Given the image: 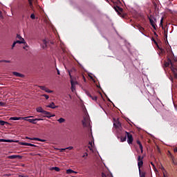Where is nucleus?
Wrapping results in <instances>:
<instances>
[{"instance_id": "1", "label": "nucleus", "mask_w": 177, "mask_h": 177, "mask_svg": "<svg viewBox=\"0 0 177 177\" xmlns=\"http://www.w3.org/2000/svg\"><path fill=\"white\" fill-rule=\"evenodd\" d=\"M147 17H148V19L149 20V23H150L151 27H153V30H157V24H156V23H157V19H156V17H154L151 15H147Z\"/></svg>"}, {"instance_id": "2", "label": "nucleus", "mask_w": 177, "mask_h": 177, "mask_svg": "<svg viewBox=\"0 0 177 177\" xmlns=\"http://www.w3.org/2000/svg\"><path fill=\"white\" fill-rule=\"evenodd\" d=\"M126 136L127 137V142L129 145H132L133 142V137L132 136V134H130L129 132L125 131Z\"/></svg>"}, {"instance_id": "3", "label": "nucleus", "mask_w": 177, "mask_h": 177, "mask_svg": "<svg viewBox=\"0 0 177 177\" xmlns=\"http://www.w3.org/2000/svg\"><path fill=\"white\" fill-rule=\"evenodd\" d=\"M137 160H138V169H140V168L143 167V156H138Z\"/></svg>"}, {"instance_id": "4", "label": "nucleus", "mask_w": 177, "mask_h": 177, "mask_svg": "<svg viewBox=\"0 0 177 177\" xmlns=\"http://www.w3.org/2000/svg\"><path fill=\"white\" fill-rule=\"evenodd\" d=\"M113 125L116 129H118V131H122V126L121 124V122H116L113 124Z\"/></svg>"}, {"instance_id": "5", "label": "nucleus", "mask_w": 177, "mask_h": 177, "mask_svg": "<svg viewBox=\"0 0 177 177\" xmlns=\"http://www.w3.org/2000/svg\"><path fill=\"white\" fill-rule=\"evenodd\" d=\"M37 121H44L42 118H36V119H28V122L31 124H37Z\"/></svg>"}, {"instance_id": "6", "label": "nucleus", "mask_w": 177, "mask_h": 177, "mask_svg": "<svg viewBox=\"0 0 177 177\" xmlns=\"http://www.w3.org/2000/svg\"><path fill=\"white\" fill-rule=\"evenodd\" d=\"M25 139H29V140H37V142H46V140H42V139H40V138H29V137H25Z\"/></svg>"}, {"instance_id": "7", "label": "nucleus", "mask_w": 177, "mask_h": 177, "mask_svg": "<svg viewBox=\"0 0 177 177\" xmlns=\"http://www.w3.org/2000/svg\"><path fill=\"white\" fill-rule=\"evenodd\" d=\"M71 89L72 92H75V85H77V82H75L74 80H71Z\"/></svg>"}, {"instance_id": "8", "label": "nucleus", "mask_w": 177, "mask_h": 177, "mask_svg": "<svg viewBox=\"0 0 177 177\" xmlns=\"http://www.w3.org/2000/svg\"><path fill=\"white\" fill-rule=\"evenodd\" d=\"M16 44H26V41L24 39H22V41H14L12 45L11 49H13V48H15V46H16Z\"/></svg>"}, {"instance_id": "9", "label": "nucleus", "mask_w": 177, "mask_h": 177, "mask_svg": "<svg viewBox=\"0 0 177 177\" xmlns=\"http://www.w3.org/2000/svg\"><path fill=\"white\" fill-rule=\"evenodd\" d=\"M36 111H37V113H41L42 114H48L46 111L44 110V109H42L41 106L37 107L36 109Z\"/></svg>"}, {"instance_id": "10", "label": "nucleus", "mask_w": 177, "mask_h": 177, "mask_svg": "<svg viewBox=\"0 0 177 177\" xmlns=\"http://www.w3.org/2000/svg\"><path fill=\"white\" fill-rule=\"evenodd\" d=\"M40 89H41V91H45V92H46L47 93H53V91L52 90H49L48 88H47L46 87H45L44 86H41Z\"/></svg>"}, {"instance_id": "11", "label": "nucleus", "mask_w": 177, "mask_h": 177, "mask_svg": "<svg viewBox=\"0 0 177 177\" xmlns=\"http://www.w3.org/2000/svg\"><path fill=\"white\" fill-rule=\"evenodd\" d=\"M8 158H10V160H15V158H21V156L12 155V156H8Z\"/></svg>"}, {"instance_id": "12", "label": "nucleus", "mask_w": 177, "mask_h": 177, "mask_svg": "<svg viewBox=\"0 0 177 177\" xmlns=\"http://www.w3.org/2000/svg\"><path fill=\"white\" fill-rule=\"evenodd\" d=\"M86 94L87 95V96H88L89 97H91L93 100H97V96H92V95H91V93H89V92L86 91Z\"/></svg>"}, {"instance_id": "13", "label": "nucleus", "mask_w": 177, "mask_h": 177, "mask_svg": "<svg viewBox=\"0 0 177 177\" xmlns=\"http://www.w3.org/2000/svg\"><path fill=\"white\" fill-rule=\"evenodd\" d=\"M47 113H44L43 117H46L47 118H50L51 117H55V115H52L50 112L46 111Z\"/></svg>"}, {"instance_id": "14", "label": "nucleus", "mask_w": 177, "mask_h": 177, "mask_svg": "<svg viewBox=\"0 0 177 177\" xmlns=\"http://www.w3.org/2000/svg\"><path fill=\"white\" fill-rule=\"evenodd\" d=\"M46 107L49 109H57V106L55 105V102H51L49 105H47Z\"/></svg>"}, {"instance_id": "15", "label": "nucleus", "mask_w": 177, "mask_h": 177, "mask_svg": "<svg viewBox=\"0 0 177 177\" xmlns=\"http://www.w3.org/2000/svg\"><path fill=\"white\" fill-rule=\"evenodd\" d=\"M137 28H138L139 31L143 34L145 32V28L142 27L140 25L136 26Z\"/></svg>"}, {"instance_id": "16", "label": "nucleus", "mask_w": 177, "mask_h": 177, "mask_svg": "<svg viewBox=\"0 0 177 177\" xmlns=\"http://www.w3.org/2000/svg\"><path fill=\"white\" fill-rule=\"evenodd\" d=\"M66 174L68 175H71V174H78V172L75 171L74 170L69 169L66 170Z\"/></svg>"}, {"instance_id": "17", "label": "nucleus", "mask_w": 177, "mask_h": 177, "mask_svg": "<svg viewBox=\"0 0 177 177\" xmlns=\"http://www.w3.org/2000/svg\"><path fill=\"white\" fill-rule=\"evenodd\" d=\"M29 2V6L30 8V9H33L34 6H32V2H37V0H28Z\"/></svg>"}, {"instance_id": "18", "label": "nucleus", "mask_w": 177, "mask_h": 177, "mask_svg": "<svg viewBox=\"0 0 177 177\" xmlns=\"http://www.w3.org/2000/svg\"><path fill=\"white\" fill-rule=\"evenodd\" d=\"M114 9L115 12H118V13H120V12H122V8H121L120 6H114Z\"/></svg>"}, {"instance_id": "19", "label": "nucleus", "mask_w": 177, "mask_h": 177, "mask_svg": "<svg viewBox=\"0 0 177 177\" xmlns=\"http://www.w3.org/2000/svg\"><path fill=\"white\" fill-rule=\"evenodd\" d=\"M10 120H12L13 121H21V117H11Z\"/></svg>"}, {"instance_id": "20", "label": "nucleus", "mask_w": 177, "mask_h": 177, "mask_svg": "<svg viewBox=\"0 0 177 177\" xmlns=\"http://www.w3.org/2000/svg\"><path fill=\"white\" fill-rule=\"evenodd\" d=\"M12 74H13V75H15V77H24V75L23 74L19 73L17 72H13Z\"/></svg>"}, {"instance_id": "21", "label": "nucleus", "mask_w": 177, "mask_h": 177, "mask_svg": "<svg viewBox=\"0 0 177 177\" xmlns=\"http://www.w3.org/2000/svg\"><path fill=\"white\" fill-rule=\"evenodd\" d=\"M137 145H139L141 153H143V146L142 145V142H140L139 140H137Z\"/></svg>"}, {"instance_id": "22", "label": "nucleus", "mask_w": 177, "mask_h": 177, "mask_svg": "<svg viewBox=\"0 0 177 177\" xmlns=\"http://www.w3.org/2000/svg\"><path fill=\"white\" fill-rule=\"evenodd\" d=\"M138 169H139L140 177H145L146 173H145L144 171H141L140 168Z\"/></svg>"}, {"instance_id": "23", "label": "nucleus", "mask_w": 177, "mask_h": 177, "mask_svg": "<svg viewBox=\"0 0 177 177\" xmlns=\"http://www.w3.org/2000/svg\"><path fill=\"white\" fill-rule=\"evenodd\" d=\"M0 142H6L7 143H12V142H13V140H12L0 139Z\"/></svg>"}, {"instance_id": "24", "label": "nucleus", "mask_w": 177, "mask_h": 177, "mask_svg": "<svg viewBox=\"0 0 177 177\" xmlns=\"http://www.w3.org/2000/svg\"><path fill=\"white\" fill-rule=\"evenodd\" d=\"M47 44H48V41H46L45 39H44L43 40V46H42L43 49H45V48H46Z\"/></svg>"}, {"instance_id": "25", "label": "nucleus", "mask_w": 177, "mask_h": 177, "mask_svg": "<svg viewBox=\"0 0 177 177\" xmlns=\"http://www.w3.org/2000/svg\"><path fill=\"white\" fill-rule=\"evenodd\" d=\"M120 142H127V136H125L124 137L121 136L120 137Z\"/></svg>"}, {"instance_id": "26", "label": "nucleus", "mask_w": 177, "mask_h": 177, "mask_svg": "<svg viewBox=\"0 0 177 177\" xmlns=\"http://www.w3.org/2000/svg\"><path fill=\"white\" fill-rule=\"evenodd\" d=\"M52 171H56V172H59L60 171V168H59L58 167H54L51 168Z\"/></svg>"}, {"instance_id": "27", "label": "nucleus", "mask_w": 177, "mask_h": 177, "mask_svg": "<svg viewBox=\"0 0 177 177\" xmlns=\"http://www.w3.org/2000/svg\"><path fill=\"white\" fill-rule=\"evenodd\" d=\"M58 122H59V124H63V122H64L66 121V120L63 118H61L57 120Z\"/></svg>"}, {"instance_id": "28", "label": "nucleus", "mask_w": 177, "mask_h": 177, "mask_svg": "<svg viewBox=\"0 0 177 177\" xmlns=\"http://www.w3.org/2000/svg\"><path fill=\"white\" fill-rule=\"evenodd\" d=\"M34 116H28V117H25V118H22L21 117V120H24V121H28V118H32Z\"/></svg>"}, {"instance_id": "29", "label": "nucleus", "mask_w": 177, "mask_h": 177, "mask_svg": "<svg viewBox=\"0 0 177 177\" xmlns=\"http://www.w3.org/2000/svg\"><path fill=\"white\" fill-rule=\"evenodd\" d=\"M19 145H21V146H30V143L28 142H19Z\"/></svg>"}, {"instance_id": "30", "label": "nucleus", "mask_w": 177, "mask_h": 177, "mask_svg": "<svg viewBox=\"0 0 177 177\" xmlns=\"http://www.w3.org/2000/svg\"><path fill=\"white\" fill-rule=\"evenodd\" d=\"M17 39H20V40H17V41H23V39H24L23 37H21L20 36V35H17Z\"/></svg>"}, {"instance_id": "31", "label": "nucleus", "mask_w": 177, "mask_h": 177, "mask_svg": "<svg viewBox=\"0 0 177 177\" xmlns=\"http://www.w3.org/2000/svg\"><path fill=\"white\" fill-rule=\"evenodd\" d=\"M82 125L83 127H88V124H86V120L85 119L82 121Z\"/></svg>"}, {"instance_id": "32", "label": "nucleus", "mask_w": 177, "mask_h": 177, "mask_svg": "<svg viewBox=\"0 0 177 177\" xmlns=\"http://www.w3.org/2000/svg\"><path fill=\"white\" fill-rule=\"evenodd\" d=\"M73 149H74V147H66L65 149H62V151H64V150H73Z\"/></svg>"}, {"instance_id": "33", "label": "nucleus", "mask_w": 177, "mask_h": 177, "mask_svg": "<svg viewBox=\"0 0 177 177\" xmlns=\"http://www.w3.org/2000/svg\"><path fill=\"white\" fill-rule=\"evenodd\" d=\"M0 63H10V61L3 59L0 60Z\"/></svg>"}, {"instance_id": "34", "label": "nucleus", "mask_w": 177, "mask_h": 177, "mask_svg": "<svg viewBox=\"0 0 177 177\" xmlns=\"http://www.w3.org/2000/svg\"><path fill=\"white\" fill-rule=\"evenodd\" d=\"M5 124H8V122L3 120H0V125H5Z\"/></svg>"}, {"instance_id": "35", "label": "nucleus", "mask_w": 177, "mask_h": 177, "mask_svg": "<svg viewBox=\"0 0 177 177\" xmlns=\"http://www.w3.org/2000/svg\"><path fill=\"white\" fill-rule=\"evenodd\" d=\"M41 96H43V97H45L46 99V100H48V99H49V95H48L46 94H43Z\"/></svg>"}, {"instance_id": "36", "label": "nucleus", "mask_w": 177, "mask_h": 177, "mask_svg": "<svg viewBox=\"0 0 177 177\" xmlns=\"http://www.w3.org/2000/svg\"><path fill=\"white\" fill-rule=\"evenodd\" d=\"M151 165H152L154 171H156L157 169H156V165H154V163L153 162H151Z\"/></svg>"}, {"instance_id": "37", "label": "nucleus", "mask_w": 177, "mask_h": 177, "mask_svg": "<svg viewBox=\"0 0 177 177\" xmlns=\"http://www.w3.org/2000/svg\"><path fill=\"white\" fill-rule=\"evenodd\" d=\"M102 177H109V176H106L104 173H102ZM109 177H113V176H109Z\"/></svg>"}, {"instance_id": "38", "label": "nucleus", "mask_w": 177, "mask_h": 177, "mask_svg": "<svg viewBox=\"0 0 177 177\" xmlns=\"http://www.w3.org/2000/svg\"><path fill=\"white\" fill-rule=\"evenodd\" d=\"M30 18H31L32 20L35 19V15L31 14Z\"/></svg>"}, {"instance_id": "39", "label": "nucleus", "mask_w": 177, "mask_h": 177, "mask_svg": "<svg viewBox=\"0 0 177 177\" xmlns=\"http://www.w3.org/2000/svg\"><path fill=\"white\" fill-rule=\"evenodd\" d=\"M83 158H86V157H88V153H85L83 156H82Z\"/></svg>"}, {"instance_id": "40", "label": "nucleus", "mask_w": 177, "mask_h": 177, "mask_svg": "<svg viewBox=\"0 0 177 177\" xmlns=\"http://www.w3.org/2000/svg\"><path fill=\"white\" fill-rule=\"evenodd\" d=\"M29 146H30L31 147H37V145L29 143Z\"/></svg>"}, {"instance_id": "41", "label": "nucleus", "mask_w": 177, "mask_h": 177, "mask_svg": "<svg viewBox=\"0 0 177 177\" xmlns=\"http://www.w3.org/2000/svg\"><path fill=\"white\" fill-rule=\"evenodd\" d=\"M163 21H164V18H162L161 20H160V26H162Z\"/></svg>"}, {"instance_id": "42", "label": "nucleus", "mask_w": 177, "mask_h": 177, "mask_svg": "<svg viewBox=\"0 0 177 177\" xmlns=\"http://www.w3.org/2000/svg\"><path fill=\"white\" fill-rule=\"evenodd\" d=\"M152 41L154 42V44H156V45H157V41L156 39H154V38H152Z\"/></svg>"}, {"instance_id": "43", "label": "nucleus", "mask_w": 177, "mask_h": 177, "mask_svg": "<svg viewBox=\"0 0 177 177\" xmlns=\"http://www.w3.org/2000/svg\"><path fill=\"white\" fill-rule=\"evenodd\" d=\"M82 78H83L84 82H86V79L85 78V76H84V75H82Z\"/></svg>"}, {"instance_id": "44", "label": "nucleus", "mask_w": 177, "mask_h": 177, "mask_svg": "<svg viewBox=\"0 0 177 177\" xmlns=\"http://www.w3.org/2000/svg\"><path fill=\"white\" fill-rule=\"evenodd\" d=\"M0 105L1 106H5V103H3V102H0Z\"/></svg>"}, {"instance_id": "45", "label": "nucleus", "mask_w": 177, "mask_h": 177, "mask_svg": "<svg viewBox=\"0 0 177 177\" xmlns=\"http://www.w3.org/2000/svg\"><path fill=\"white\" fill-rule=\"evenodd\" d=\"M160 169L162 170V171H165V169L164 168V167L161 166Z\"/></svg>"}, {"instance_id": "46", "label": "nucleus", "mask_w": 177, "mask_h": 177, "mask_svg": "<svg viewBox=\"0 0 177 177\" xmlns=\"http://www.w3.org/2000/svg\"><path fill=\"white\" fill-rule=\"evenodd\" d=\"M58 75H60V71H59V69H57Z\"/></svg>"}, {"instance_id": "47", "label": "nucleus", "mask_w": 177, "mask_h": 177, "mask_svg": "<svg viewBox=\"0 0 177 177\" xmlns=\"http://www.w3.org/2000/svg\"><path fill=\"white\" fill-rule=\"evenodd\" d=\"M26 48H28V45H26L24 47V49H26Z\"/></svg>"}, {"instance_id": "48", "label": "nucleus", "mask_w": 177, "mask_h": 177, "mask_svg": "<svg viewBox=\"0 0 177 177\" xmlns=\"http://www.w3.org/2000/svg\"><path fill=\"white\" fill-rule=\"evenodd\" d=\"M154 35H156V37H158V35H157V32H154Z\"/></svg>"}, {"instance_id": "49", "label": "nucleus", "mask_w": 177, "mask_h": 177, "mask_svg": "<svg viewBox=\"0 0 177 177\" xmlns=\"http://www.w3.org/2000/svg\"><path fill=\"white\" fill-rule=\"evenodd\" d=\"M2 16V11H0V17Z\"/></svg>"}, {"instance_id": "50", "label": "nucleus", "mask_w": 177, "mask_h": 177, "mask_svg": "<svg viewBox=\"0 0 177 177\" xmlns=\"http://www.w3.org/2000/svg\"><path fill=\"white\" fill-rule=\"evenodd\" d=\"M89 145H90V146H91V147H92V142H89Z\"/></svg>"}, {"instance_id": "51", "label": "nucleus", "mask_w": 177, "mask_h": 177, "mask_svg": "<svg viewBox=\"0 0 177 177\" xmlns=\"http://www.w3.org/2000/svg\"><path fill=\"white\" fill-rule=\"evenodd\" d=\"M21 176V177H28L27 176Z\"/></svg>"}, {"instance_id": "52", "label": "nucleus", "mask_w": 177, "mask_h": 177, "mask_svg": "<svg viewBox=\"0 0 177 177\" xmlns=\"http://www.w3.org/2000/svg\"><path fill=\"white\" fill-rule=\"evenodd\" d=\"M69 75H70V77H71V73L69 72Z\"/></svg>"}, {"instance_id": "53", "label": "nucleus", "mask_w": 177, "mask_h": 177, "mask_svg": "<svg viewBox=\"0 0 177 177\" xmlns=\"http://www.w3.org/2000/svg\"><path fill=\"white\" fill-rule=\"evenodd\" d=\"M163 176L165 177V174L163 173Z\"/></svg>"}, {"instance_id": "54", "label": "nucleus", "mask_w": 177, "mask_h": 177, "mask_svg": "<svg viewBox=\"0 0 177 177\" xmlns=\"http://www.w3.org/2000/svg\"><path fill=\"white\" fill-rule=\"evenodd\" d=\"M108 100H109V102H111V101L110 100V99H108Z\"/></svg>"}, {"instance_id": "55", "label": "nucleus", "mask_w": 177, "mask_h": 177, "mask_svg": "<svg viewBox=\"0 0 177 177\" xmlns=\"http://www.w3.org/2000/svg\"><path fill=\"white\" fill-rule=\"evenodd\" d=\"M105 1H106V2H109V0H105Z\"/></svg>"}, {"instance_id": "56", "label": "nucleus", "mask_w": 177, "mask_h": 177, "mask_svg": "<svg viewBox=\"0 0 177 177\" xmlns=\"http://www.w3.org/2000/svg\"><path fill=\"white\" fill-rule=\"evenodd\" d=\"M99 106H100V107H102V106L100 104H99Z\"/></svg>"}]
</instances>
